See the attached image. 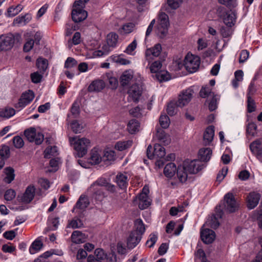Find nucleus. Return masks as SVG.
Instances as JSON below:
<instances>
[{
  "label": "nucleus",
  "mask_w": 262,
  "mask_h": 262,
  "mask_svg": "<svg viewBox=\"0 0 262 262\" xmlns=\"http://www.w3.org/2000/svg\"><path fill=\"white\" fill-rule=\"evenodd\" d=\"M142 109L139 106L134 107L129 111V114L133 117H140L142 115Z\"/></svg>",
  "instance_id": "nucleus-59"
},
{
  "label": "nucleus",
  "mask_w": 262,
  "mask_h": 262,
  "mask_svg": "<svg viewBox=\"0 0 262 262\" xmlns=\"http://www.w3.org/2000/svg\"><path fill=\"white\" fill-rule=\"evenodd\" d=\"M89 205V201L87 197L85 196L81 195L76 203V204L73 209V212L74 211L76 208L80 209H84Z\"/></svg>",
  "instance_id": "nucleus-29"
},
{
  "label": "nucleus",
  "mask_w": 262,
  "mask_h": 262,
  "mask_svg": "<svg viewBox=\"0 0 262 262\" xmlns=\"http://www.w3.org/2000/svg\"><path fill=\"white\" fill-rule=\"evenodd\" d=\"M203 168L201 162L197 160H185L183 166H179L177 169V177L181 183H184L187 179L188 173L194 174Z\"/></svg>",
  "instance_id": "nucleus-1"
},
{
  "label": "nucleus",
  "mask_w": 262,
  "mask_h": 262,
  "mask_svg": "<svg viewBox=\"0 0 262 262\" xmlns=\"http://www.w3.org/2000/svg\"><path fill=\"white\" fill-rule=\"evenodd\" d=\"M82 227H83V223L82 221L76 217L71 220L68 225V227L72 228L73 229L80 228Z\"/></svg>",
  "instance_id": "nucleus-44"
},
{
  "label": "nucleus",
  "mask_w": 262,
  "mask_h": 262,
  "mask_svg": "<svg viewBox=\"0 0 262 262\" xmlns=\"http://www.w3.org/2000/svg\"><path fill=\"white\" fill-rule=\"evenodd\" d=\"M110 178L106 179L101 178L93 183L89 188V190L93 193V198L98 201H102L104 198V194L98 188L99 186H104L107 190L113 192L115 190V187L114 185L110 183Z\"/></svg>",
  "instance_id": "nucleus-3"
},
{
  "label": "nucleus",
  "mask_w": 262,
  "mask_h": 262,
  "mask_svg": "<svg viewBox=\"0 0 262 262\" xmlns=\"http://www.w3.org/2000/svg\"><path fill=\"white\" fill-rule=\"evenodd\" d=\"M52 255L50 251H47L34 260V262H49L48 258Z\"/></svg>",
  "instance_id": "nucleus-53"
},
{
  "label": "nucleus",
  "mask_w": 262,
  "mask_h": 262,
  "mask_svg": "<svg viewBox=\"0 0 262 262\" xmlns=\"http://www.w3.org/2000/svg\"><path fill=\"white\" fill-rule=\"evenodd\" d=\"M102 160V158L98 150L95 148H93L91 152V156L89 159L90 163L95 165L99 164Z\"/></svg>",
  "instance_id": "nucleus-28"
},
{
  "label": "nucleus",
  "mask_w": 262,
  "mask_h": 262,
  "mask_svg": "<svg viewBox=\"0 0 262 262\" xmlns=\"http://www.w3.org/2000/svg\"><path fill=\"white\" fill-rule=\"evenodd\" d=\"M138 206L140 209L143 210L147 208L150 204V200L145 193H140L138 196Z\"/></svg>",
  "instance_id": "nucleus-20"
},
{
  "label": "nucleus",
  "mask_w": 262,
  "mask_h": 262,
  "mask_svg": "<svg viewBox=\"0 0 262 262\" xmlns=\"http://www.w3.org/2000/svg\"><path fill=\"white\" fill-rule=\"evenodd\" d=\"M260 194L259 193L253 191L250 192L247 196V207L249 209L254 208L258 205Z\"/></svg>",
  "instance_id": "nucleus-16"
},
{
  "label": "nucleus",
  "mask_w": 262,
  "mask_h": 262,
  "mask_svg": "<svg viewBox=\"0 0 262 262\" xmlns=\"http://www.w3.org/2000/svg\"><path fill=\"white\" fill-rule=\"evenodd\" d=\"M145 231V228L141 219H137L134 223V229L130 233L127 238V246L132 249L140 242L142 235Z\"/></svg>",
  "instance_id": "nucleus-2"
},
{
  "label": "nucleus",
  "mask_w": 262,
  "mask_h": 262,
  "mask_svg": "<svg viewBox=\"0 0 262 262\" xmlns=\"http://www.w3.org/2000/svg\"><path fill=\"white\" fill-rule=\"evenodd\" d=\"M16 196L15 191L12 189L7 190L4 194L5 199L8 201H12Z\"/></svg>",
  "instance_id": "nucleus-58"
},
{
  "label": "nucleus",
  "mask_w": 262,
  "mask_h": 262,
  "mask_svg": "<svg viewBox=\"0 0 262 262\" xmlns=\"http://www.w3.org/2000/svg\"><path fill=\"white\" fill-rule=\"evenodd\" d=\"M200 64V58L192 54H187L184 60V65L190 73H194L198 69Z\"/></svg>",
  "instance_id": "nucleus-6"
},
{
  "label": "nucleus",
  "mask_w": 262,
  "mask_h": 262,
  "mask_svg": "<svg viewBox=\"0 0 262 262\" xmlns=\"http://www.w3.org/2000/svg\"><path fill=\"white\" fill-rule=\"evenodd\" d=\"M214 136V129L213 126H208L204 134V141L206 144H209Z\"/></svg>",
  "instance_id": "nucleus-25"
},
{
  "label": "nucleus",
  "mask_w": 262,
  "mask_h": 262,
  "mask_svg": "<svg viewBox=\"0 0 262 262\" xmlns=\"http://www.w3.org/2000/svg\"><path fill=\"white\" fill-rule=\"evenodd\" d=\"M201 237L204 243L208 244L214 241L215 234L213 230L206 228L201 230Z\"/></svg>",
  "instance_id": "nucleus-17"
},
{
  "label": "nucleus",
  "mask_w": 262,
  "mask_h": 262,
  "mask_svg": "<svg viewBox=\"0 0 262 262\" xmlns=\"http://www.w3.org/2000/svg\"><path fill=\"white\" fill-rule=\"evenodd\" d=\"M157 137L158 140L164 145H168L170 143L171 139L164 130L160 128H157Z\"/></svg>",
  "instance_id": "nucleus-23"
},
{
  "label": "nucleus",
  "mask_w": 262,
  "mask_h": 262,
  "mask_svg": "<svg viewBox=\"0 0 262 262\" xmlns=\"http://www.w3.org/2000/svg\"><path fill=\"white\" fill-rule=\"evenodd\" d=\"M42 78V75L40 74L38 72H34L31 74L32 81L34 83H39L41 81Z\"/></svg>",
  "instance_id": "nucleus-62"
},
{
  "label": "nucleus",
  "mask_w": 262,
  "mask_h": 262,
  "mask_svg": "<svg viewBox=\"0 0 262 262\" xmlns=\"http://www.w3.org/2000/svg\"><path fill=\"white\" fill-rule=\"evenodd\" d=\"M104 80L107 82H108L109 85L111 86L112 89L115 86V74L113 71H110L105 73L103 76Z\"/></svg>",
  "instance_id": "nucleus-41"
},
{
  "label": "nucleus",
  "mask_w": 262,
  "mask_h": 262,
  "mask_svg": "<svg viewBox=\"0 0 262 262\" xmlns=\"http://www.w3.org/2000/svg\"><path fill=\"white\" fill-rule=\"evenodd\" d=\"M228 172V168L227 167H223L218 173L216 177V181L221 182L227 175Z\"/></svg>",
  "instance_id": "nucleus-60"
},
{
  "label": "nucleus",
  "mask_w": 262,
  "mask_h": 262,
  "mask_svg": "<svg viewBox=\"0 0 262 262\" xmlns=\"http://www.w3.org/2000/svg\"><path fill=\"white\" fill-rule=\"evenodd\" d=\"M211 91L210 88L208 86L202 87L200 92V95L202 98H206L209 95L212 96Z\"/></svg>",
  "instance_id": "nucleus-61"
},
{
  "label": "nucleus",
  "mask_w": 262,
  "mask_h": 262,
  "mask_svg": "<svg viewBox=\"0 0 262 262\" xmlns=\"http://www.w3.org/2000/svg\"><path fill=\"white\" fill-rule=\"evenodd\" d=\"M162 47L160 44L157 43L153 47L147 49L145 53L146 60L150 62L153 57H158L161 53Z\"/></svg>",
  "instance_id": "nucleus-14"
},
{
  "label": "nucleus",
  "mask_w": 262,
  "mask_h": 262,
  "mask_svg": "<svg viewBox=\"0 0 262 262\" xmlns=\"http://www.w3.org/2000/svg\"><path fill=\"white\" fill-rule=\"evenodd\" d=\"M69 142L77 151L78 157L85 156L88 149L91 146V141L86 138H79L78 136L69 137Z\"/></svg>",
  "instance_id": "nucleus-4"
},
{
  "label": "nucleus",
  "mask_w": 262,
  "mask_h": 262,
  "mask_svg": "<svg viewBox=\"0 0 262 262\" xmlns=\"http://www.w3.org/2000/svg\"><path fill=\"white\" fill-rule=\"evenodd\" d=\"M34 98V93L31 90L28 91L22 94L19 101L16 104V107H24L27 104L30 103Z\"/></svg>",
  "instance_id": "nucleus-13"
},
{
  "label": "nucleus",
  "mask_w": 262,
  "mask_h": 262,
  "mask_svg": "<svg viewBox=\"0 0 262 262\" xmlns=\"http://www.w3.org/2000/svg\"><path fill=\"white\" fill-rule=\"evenodd\" d=\"M216 211L214 215H212L211 217V219L210 221H208V224L211 228H216L219 227L220 224L217 220L218 218H221L223 215V212L222 210H220V209L218 208V207H216Z\"/></svg>",
  "instance_id": "nucleus-22"
},
{
  "label": "nucleus",
  "mask_w": 262,
  "mask_h": 262,
  "mask_svg": "<svg viewBox=\"0 0 262 262\" xmlns=\"http://www.w3.org/2000/svg\"><path fill=\"white\" fill-rule=\"evenodd\" d=\"M77 64V61L72 57H68L65 61L64 68L67 69L72 68L75 67Z\"/></svg>",
  "instance_id": "nucleus-55"
},
{
  "label": "nucleus",
  "mask_w": 262,
  "mask_h": 262,
  "mask_svg": "<svg viewBox=\"0 0 262 262\" xmlns=\"http://www.w3.org/2000/svg\"><path fill=\"white\" fill-rule=\"evenodd\" d=\"M140 124L135 119L130 120L127 124V129L131 134H134L139 130Z\"/></svg>",
  "instance_id": "nucleus-33"
},
{
  "label": "nucleus",
  "mask_w": 262,
  "mask_h": 262,
  "mask_svg": "<svg viewBox=\"0 0 262 262\" xmlns=\"http://www.w3.org/2000/svg\"><path fill=\"white\" fill-rule=\"evenodd\" d=\"M88 238V235L79 230H75L73 232L71 235V241L75 244L84 243Z\"/></svg>",
  "instance_id": "nucleus-19"
},
{
  "label": "nucleus",
  "mask_w": 262,
  "mask_h": 262,
  "mask_svg": "<svg viewBox=\"0 0 262 262\" xmlns=\"http://www.w3.org/2000/svg\"><path fill=\"white\" fill-rule=\"evenodd\" d=\"M21 10L20 6H17L15 7H11L7 10V15L9 17H13L17 15Z\"/></svg>",
  "instance_id": "nucleus-48"
},
{
  "label": "nucleus",
  "mask_w": 262,
  "mask_h": 262,
  "mask_svg": "<svg viewBox=\"0 0 262 262\" xmlns=\"http://www.w3.org/2000/svg\"><path fill=\"white\" fill-rule=\"evenodd\" d=\"M159 123L162 128H167L169 126L170 123L168 117L166 115H161L159 118Z\"/></svg>",
  "instance_id": "nucleus-47"
},
{
  "label": "nucleus",
  "mask_w": 262,
  "mask_h": 262,
  "mask_svg": "<svg viewBox=\"0 0 262 262\" xmlns=\"http://www.w3.org/2000/svg\"><path fill=\"white\" fill-rule=\"evenodd\" d=\"M71 112L74 117H77L80 113L79 103L75 101L72 104Z\"/></svg>",
  "instance_id": "nucleus-56"
},
{
  "label": "nucleus",
  "mask_w": 262,
  "mask_h": 262,
  "mask_svg": "<svg viewBox=\"0 0 262 262\" xmlns=\"http://www.w3.org/2000/svg\"><path fill=\"white\" fill-rule=\"evenodd\" d=\"M10 156V151L9 147L7 145H3L0 149V158L5 161L6 160L9 158Z\"/></svg>",
  "instance_id": "nucleus-45"
},
{
  "label": "nucleus",
  "mask_w": 262,
  "mask_h": 262,
  "mask_svg": "<svg viewBox=\"0 0 262 262\" xmlns=\"http://www.w3.org/2000/svg\"><path fill=\"white\" fill-rule=\"evenodd\" d=\"M212 96L213 97L209 104V109L210 111H213L217 108V101L220 99L218 95H214L212 94Z\"/></svg>",
  "instance_id": "nucleus-51"
},
{
  "label": "nucleus",
  "mask_w": 262,
  "mask_h": 262,
  "mask_svg": "<svg viewBox=\"0 0 262 262\" xmlns=\"http://www.w3.org/2000/svg\"><path fill=\"white\" fill-rule=\"evenodd\" d=\"M105 86V83L101 79H96L93 81L89 85L88 90L90 92H99L101 91Z\"/></svg>",
  "instance_id": "nucleus-18"
},
{
  "label": "nucleus",
  "mask_w": 262,
  "mask_h": 262,
  "mask_svg": "<svg viewBox=\"0 0 262 262\" xmlns=\"http://www.w3.org/2000/svg\"><path fill=\"white\" fill-rule=\"evenodd\" d=\"M135 25L133 23H128L124 25L122 27V30L125 34H128L133 31Z\"/></svg>",
  "instance_id": "nucleus-54"
},
{
  "label": "nucleus",
  "mask_w": 262,
  "mask_h": 262,
  "mask_svg": "<svg viewBox=\"0 0 262 262\" xmlns=\"http://www.w3.org/2000/svg\"><path fill=\"white\" fill-rule=\"evenodd\" d=\"M169 20L168 15L164 12H161L159 15V24L157 26V33L161 37H163L168 31Z\"/></svg>",
  "instance_id": "nucleus-7"
},
{
  "label": "nucleus",
  "mask_w": 262,
  "mask_h": 262,
  "mask_svg": "<svg viewBox=\"0 0 262 262\" xmlns=\"http://www.w3.org/2000/svg\"><path fill=\"white\" fill-rule=\"evenodd\" d=\"M35 194V188L33 185H29L24 193L18 195L17 200L24 204L30 203L34 199Z\"/></svg>",
  "instance_id": "nucleus-10"
},
{
  "label": "nucleus",
  "mask_w": 262,
  "mask_h": 262,
  "mask_svg": "<svg viewBox=\"0 0 262 262\" xmlns=\"http://www.w3.org/2000/svg\"><path fill=\"white\" fill-rule=\"evenodd\" d=\"M230 27H222L221 29V33L223 37L226 38L230 36L232 34V30Z\"/></svg>",
  "instance_id": "nucleus-63"
},
{
  "label": "nucleus",
  "mask_w": 262,
  "mask_h": 262,
  "mask_svg": "<svg viewBox=\"0 0 262 262\" xmlns=\"http://www.w3.org/2000/svg\"><path fill=\"white\" fill-rule=\"evenodd\" d=\"M165 148L160 144H156L154 146V158H162L165 155Z\"/></svg>",
  "instance_id": "nucleus-37"
},
{
  "label": "nucleus",
  "mask_w": 262,
  "mask_h": 262,
  "mask_svg": "<svg viewBox=\"0 0 262 262\" xmlns=\"http://www.w3.org/2000/svg\"><path fill=\"white\" fill-rule=\"evenodd\" d=\"M133 78V72L130 70L124 71L120 77V83L122 86L127 85Z\"/></svg>",
  "instance_id": "nucleus-26"
},
{
  "label": "nucleus",
  "mask_w": 262,
  "mask_h": 262,
  "mask_svg": "<svg viewBox=\"0 0 262 262\" xmlns=\"http://www.w3.org/2000/svg\"><path fill=\"white\" fill-rule=\"evenodd\" d=\"M72 12V18L75 23L81 22L85 19L88 16L87 12L80 7H75Z\"/></svg>",
  "instance_id": "nucleus-15"
},
{
  "label": "nucleus",
  "mask_w": 262,
  "mask_h": 262,
  "mask_svg": "<svg viewBox=\"0 0 262 262\" xmlns=\"http://www.w3.org/2000/svg\"><path fill=\"white\" fill-rule=\"evenodd\" d=\"M143 91V88L141 83H135L133 84L129 88L127 91L128 99L136 103L138 102L140 97L142 95Z\"/></svg>",
  "instance_id": "nucleus-8"
},
{
  "label": "nucleus",
  "mask_w": 262,
  "mask_h": 262,
  "mask_svg": "<svg viewBox=\"0 0 262 262\" xmlns=\"http://www.w3.org/2000/svg\"><path fill=\"white\" fill-rule=\"evenodd\" d=\"M42 247V243L40 241L35 240L32 244L29 249L30 253L31 254L35 253L36 252L39 251Z\"/></svg>",
  "instance_id": "nucleus-43"
},
{
  "label": "nucleus",
  "mask_w": 262,
  "mask_h": 262,
  "mask_svg": "<svg viewBox=\"0 0 262 262\" xmlns=\"http://www.w3.org/2000/svg\"><path fill=\"white\" fill-rule=\"evenodd\" d=\"M250 149L252 152L257 157L262 155V143L259 140H256L250 144Z\"/></svg>",
  "instance_id": "nucleus-21"
},
{
  "label": "nucleus",
  "mask_w": 262,
  "mask_h": 262,
  "mask_svg": "<svg viewBox=\"0 0 262 262\" xmlns=\"http://www.w3.org/2000/svg\"><path fill=\"white\" fill-rule=\"evenodd\" d=\"M102 161L106 165L112 164L115 161V147L107 146L103 151Z\"/></svg>",
  "instance_id": "nucleus-12"
},
{
  "label": "nucleus",
  "mask_w": 262,
  "mask_h": 262,
  "mask_svg": "<svg viewBox=\"0 0 262 262\" xmlns=\"http://www.w3.org/2000/svg\"><path fill=\"white\" fill-rule=\"evenodd\" d=\"M157 239V234L154 233H151L149 235V238L146 242V245L149 248L152 247L156 243Z\"/></svg>",
  "instance_id": "nucleus-52"
},
{
  "label": "nucleus",
  "mask_w": 262,
  "mask_h": 262,
  "mask_svg": "<svg viewBox=\"0 0 262 262\" xmlns=\"http://www.w3.org/2000/svg\"><path fill=\"white\" fill-rule=\"evenodd\" d=\"M13 143L14 147L16 148H20L24 145V142L22 138L16 136L13 138Z\"/></svg>",
  "instance_id": "nucleus-50"
},
{
  "label": "nucleus",
  "mask_w": 262,
  "mask_h": 262,
  "mask_svg": "<svg viewBox=\"0 0 262 262\" xmlns=\"http://www.w3.org/2000/svg\"><path fill=\"white\" fill-rule=\"evenodd\" d=\"M15 111L11 107H6L0 111V117L9 118L14 115Z\"/></svg>",
  "instance_id": "nucleus-42"
},
{
  "label": "nucleus",
  "mask_w": 262,
  "mask_h": 262,
  "mask_svg": "<svg viewBox=\"0 0 262 262\" xmlns=\"http://www.w3.org/2000/svg\"><path fill=\"white\" fill-rule=\"evenodd\" d=\"M58 155L57 148L55 146L48 147L44 151L45 158L50 159L52 157L57 156Z\"/></svg>",
  "instance_id": "nucleus-36"
},
{
  "label": "nucleus",
  "mask_w": 262,
  "mask_h": 262,
  "mask_svg": "<svg viewBox=\"0 0 262 262\" xmlns=\"http://www.w3.org/2000/svg\"><path fill=\"white\" fill-rule=\"evenodd\" d=\"M236 15L234 12L227 14L224 18V24L229 27L233 26L236 21Z\"/></svg>",
  "instance_id": "nucleus-32"
},
{
  "label": "nucleus",
  "mask_w": 262,
  "mask_h": 262,
  "mask_svg": "<svg viewBox=\"0 0 262 262\" xmlns=\"http://www.w3.org/2000/svg\"><path fill=\"white\" fill-rule=\"evenodd\" d=\"M249 53L246 50H242L239 55V62L240 63H244L249 58Z\"/></svg>",
  "instance_id": "nucleus-64"
},
{
  "label": "nucleus",
  "mask_w": 262,
  "mask_h": 262,
  "mask_svg": "<svg viewBox=\"0 0 262 262\" xmlns=\"http://www.w3.org/2000/svg\"><path fill=\"white\" fill-rule=\"evenodd\" d=\"M84 125L77 120H74L71 123V127L75 134L80 133L84 128Z\"/></svg>",
  "instance_id": "nucleus-39"
},
{
  "label": "nucleus",
  "mask_w": 262,
  "mask_h": 262,
  "mask_svg": "<svg viewBox=\"0 0 262 262\" xmlns=\"http://www.w3.org/2000/svg\"><path fill=\"white\" fill-rule=\"evenodd\" d=\"M132 141L130 140L118 141L116 143V149L123 151L132 146Z\"/></svg>",
  "instance_id": "nucleus-40"
},
{
  "label": "nucleus",
  "mask_w": 262,
  "mask_h": 262,
  "mask_svg": "<svg viewBox=\"0 0 262 262\" xmlns=\"http://www.w3.org/2000/svg\"><path fill=\"white\" fill-rule=\"evenodd\" d=\"M177 169L174 163H169L164 167V173L166 177L170 178L174 175Z\"/></svg>",
  "instance_id": "nucleus-27"
},
{
  "label": "nucleus",
  "mask_w": 262,
  "mask_h": 262,
  "mask_svg": "<svg viewBox=\"0 0 262 262\" xmlns=\"http://www.w3.org/2000/svg\"><path fill=\"white\" fill-rule=\"evenodd\" d=\"M247 110L249 113H252L255 110V105L254 100L251 96L247 97Z\"/></svg>",
  "instance_id": "nucleus-57"
},
{
  "label": "nucleus",
  "mask_w": 262,
  "mask_h": 262,
  "mask_svg": "<svg viewBox=\"0 0 262 262\" xmlns=\"http://www.w3.org/2000/svg\"><path fill=\"white\" fill-rule=\"evenodd\" d=\"M193 93L194 91L191 88L181 92L179 95L178 100L177 101L180 107H183L189 103L192 98Z\"/></svg>",
  "instance_id": "nucleus-9"
},
{
  "label": "nucleus",
  "mask_w": 262,
  "mask_h": 262,
  "mask_svg": "<svg viewBox=\"0 0 262 262\" xmlns=\"http://www.w3.org/2000/svg\"><path fill=\"white\" fill-rule=\"evenodd\" d=\"M116 182L119 188L125 190L127 185V177L123 173H118L116 177Z\"/></svg>",
  "instance_id": "nucleus-24"
},
{
  "label": "nucleus",
  "mask_w": 262,
  "mask_h": 262,
  "mask_svg": "<svg viewBox=\"0 0 262 262\" xmlns=\"http://www.w3.org/2000/svg\"><path fill=\"white\" fill-rule=\"evenodd\" d=\"M36 66L40 73H43L48 67V61L46 59L39 58L36 61Z\"/></svg>",
  "instance_id": "nucleus-35"
},
{
  "label": "nucleus",
  "mask_w": 262,
  "mask_h": 262,
  "mask_svg": "<svg viewBox=\"0 0 262 262\" xmlns=\"http://www.w3.org/2000/svg\"><path fill=\"white\" fill-rule=\"evenodd\" d=\"M161 67L162 62L159 60H157L152 63L149 68L151 73H157L160 70Z\"/></svg>",
  "instance_id": "nucleus-49"
},
{
  "label": "nucleus",
  "mask_w": 262,
  "mask_h": 262,
  "mask_svg": "<svg viewBox=\"0 0 262 262\" xmlns=\"http://www.w3.org/2000/svg\"><path fill=\"white\" fill-rule=\"evenodd\" d=\"M5 172L6 174L4 179L5 182L9 184L14 179V170L11 167H7L5 168Z\"/></svg>",
  "instance_id": "nucleus-38"
},
{
  "label": "nucleus",
  "mask_w": 262,
  "mask_h": 262,
  "mask_svg": "<svg viewBox=\"0 0 262 262\" xmlns=\"http://www.w3.org/2000/svg\"><path fill=\"white\" fill-rule=\"evenodd\" d=\"M36 129L35 128H30L25 130L24 135L30 142H34L36 135Z\"/></svg>",
  "instance_id": "nucleus-46"
},
{
  "label": "nucleus",
  "mask_w": 262,
  "mask_h": 262,
  "mask_svg": "<svg viewBox=\"0 0 262 262\" xmlns=\"http://www.w3.org/2000/svg\"><path fill=\"white\" fill-rule=\"evenodd\" d=\"M32 19V16L29 14H26V15L21 17L18 16L14 19L13 23L15 25H25L28 23Z\"/></svg>",
  "instance_id": "nucleus-34"
},
{
  "label": "nucleus",
  "mask_w": 262,
  "mask_h": 262,
  "mask_svg": "<svg viewBox=\"0 0 262 262\" xmlns=\"http://www.w3.org/2000/svg\"><path fill=\"white\" fill-rule=\"evenodd\" d=\"M212 155V150L210 148H203L200 149L199 155L201 160L208 161L210 160Z\"/></svg>",
  "instance_id": "nucleus-30"
},
{
  "label": "nucleus",
  "mask_w": 262,
  "mask_h": 262,
  "mask_svg": "<svg viewBox=\"0 0 262 262\" xmlns=\"http://www.w3.org/2000/svg\"><path fill=\"white\" fill-rule=\"evenodd\" d=\"M21 36L19 33H8L0 36V52L11 50L15 42H21Z\"/></svg>",
  "instance_id": "nucleus-5"
},
{
  "label": "nucleus",
  "mask_w": 262,
  "mask_h": 262,
  "mask_svg": "<svg viewBox=\"0 0 262 262\" xmlns=\"http://www.w3.org/2000/svg\"><path fill=\"white\" fill-rule=\"evenodd\" d=\"M225 201V209L230 213L234 212L238 209V204L232 193H228L224 196Z\"/></svg>",
  "instance_id": "nucleus-11"
},
{
  "label": "nucleus",
  "mask_w": 262,
  "mask_h": 262,
  "mask_svg": "<svg viewBox=\"0 0 262 262\" xmlns=\"http://www.w3.org/2000/svg\"><path fill=\"white\" fill-rule=\"evenodd\" d=\"M180 107L178 103L176 100L170 101L167 105V113L171 116L176 115L178 112V108Z\"/></svg>",
  "instance_id": "nucleus-31"
}]
</instances>
